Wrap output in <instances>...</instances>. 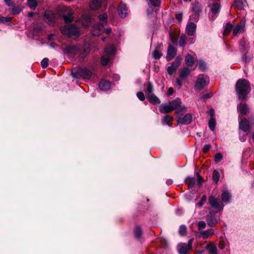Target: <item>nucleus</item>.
Segmentation results:
<instances>
[{
	"label": "nucleus",
	"instance_id": "39448f33",
	"mask_svg": "<svg viewBox=\"0 0 254 254\" xmlns=\"http://www.w3.org/2000/svg\"><path fill=\"white\" fill-rule=\"evenodd\" d=\"M172 110H175L177 115H182L187 111L186 107L182 105L180 98H177L171 102H169Z\"/></svg>",
	"mask_w": 254,
	"mask_h": 254
},
{
	"label": "nucleus",
	"instance_id": "7ed1b4c3",
	"mask_svg": "<svg viewBox=\"0 0 254 254\" xmlns=\"http://www.w3.org/2000/svg\"><path fill=\"white\" fill-rule=\"evenodd\" d=\"M95 71V67L91 65L89 67H80L75 72H72L71 75L76 78L83 77L85 79H90Z\"/></svg>",
	"mask_w": 254,
	"mask_h": 254
},
{
	"label": "nucleus",
	"instance_id": "9d476101",
	"mask_svg": "<svg viewBox=\"0 0 254 254\" xmlns=\"http://www.w3.org/2000/svg\"><path fill=\"white\" fill-rule=\"evenodd\" d=\"M214 234V230L213 229H208L204 231H200L197 232L196 236L199 238H202L206 239L208 238L210 236Z\"/></svg>",
	"mask_w": 254,
	"mask_h": 254
},
{
	"label": "nucleus",
	"instance_id": "1a4fd4ad",
	"mask_svg": "<svg viewBox=\"0 0 254 254\" xmlns=\"http://www.w3.org/2000/svg\"><path fill=\"white\" fill-rule=\"evenodd\" d=\"M208 200L210 206L217 210L216 212L220 211L223 209L224 205L219 199L213 196H210L209 197Z\"/></svg>",
	"mask_w": 254,
	"mask_h": 254
},
{
	"label": "nucleus",
	"instance_id": "6ab92c4d",
	"mask_svg": "<svg viewBox=\"0 0 254 254\" xmlns=\"http://www.w3.org/2000/svg\"><path fill=\"white\" fill-rule=\"evenodd\" d=\"M221 197L222 202L229 203L231 197V194L227 190H223L221 193Z\"/></svg>",
	"mask_w": 254,
	"mask_h": 254
},
{
	"label": "nucleus",
	"instance_id": "7c9ffc66",
	"mask_svg": "<svg viewBox=\"0 0 254 254\" xmlns=\"http://www.w3.org/2000/svg\"><path fill=\"white\" fill-rule=\"evenodd\" d=\"M160 47H157L152 53V56L155 59H159L162 56Z\"/></svg>",
	"mask_w": 254,
	"mask_h": 254
},
{
	"label": "nucleus",
	"instance_id": "4be33fe9",
	"mask_svg": "<svg viewBox=\"0 0 254 254\" xmlns=\"http://www.w3.org/2000/svg\"><path fill=\"white\" fill-rule=\"evenodd\" d=\"M205 249L210 254H218L217 248L216 245L214 243H210L208 244L205 246Z\"/></svg>",
	"mask_w": 254,
	"mask_h": 254
},
{
	"label": "nucleus",
	"instance_id": "aec40b11",
	"mask_svg": "<svg viewBox=\"0 0 254 254\" xmlns=\"http://www.w3.org/2000/svg\"><path fill=\"white\" fill-rule=\"evenodd\" d=\"M238 112L242 115H247L249 113V108L248 105L245 103H240L237 105Z\"/></svg>",
	"mask_w": 254,
	"mask_h": 254
},
{
	"label": "nucleus",
	"instance_id": "338daca9",
	"mask_svg": "<svg viewBox=\"0 0 254 254\" xmlns=\"http://www.w3.org/2000/svg\"><path fill=\"white\" fill-rule=\"evenodd\" d=\"M195 179L194 178L191 179V181L189 184V187H190V188L193 187L195 184Z\"/></svg>",
	"mask_w": 254,
	"mask_h": 254
},
{
	"label": "nucleus",
	"instance_id": "774afa93",
	"mask_svg": "<svg viewBox=\"0 0 254 254\" xmlns=\"http://www.w3.org/2000/svg\"><path fill=\"white\" fill-rule=\"evenodd\" d=\"M174 89H173V88H172V87L169 88L168 89V92H167V95L168 96H171V95L173 94V93H174Z\"/></svg>",
	"mask_w": 254,
	"mask_h": 254
},
{
	"label": "nucleus",
	"instance_id": "4468645a",
	"mask_svg": "<svg viewBox=\"0 0 254 254\" xmlns=\"http://www.w3.org/2000/svg\"><path fill=\"white\" fill-rule=\"evenodd\" d=\"M44 19L46 22L50 25H54L55 22L54 14L50 11H46L44 15Z\"/></svg>",
	"mask_w": 254,
	"mask_h": 254
},
{
	"label": "nucleus",
	"instance_id": "49530a36",
	"mask_svg": "<svg viewBox=\"0 0 254 254\" xmlns=\"http://www.w3.org/2000/svg\"><path fill=\"white\" fill-rule=\"evenodd\" d=\"M223 159V155L222 153L218 152L214 156V161L216 162H219Z\"/></svg>",
	"mask_w": 254,
	"mask_h": 254
},
{
	"label": "nucleus",
	"instance_id": "e433bc0d",
	"mask_svg": "<svg viewBox=\"0 0 254 254\" xmlns=\"http://www.w3.org/2000/svg\"><path fill=\"white\" fill-rule=\"evenodd\" d=\"M110 60H111L110 56L105 54L104 56H103L101 58V64L104 66L108 64V63Z\"/></svg>",
	"mask_w": 254,
	"mask_h": 254
},
{
	"label": "nucleus",
	"instance_id": "de8ad7c7",
	"mask_svg": "<svg viewBox=\"0 0 254 254\" xmlns=\"http://www.w3.org/2000/svg\"><path fill=\"white\" fill-rule=\"evenodd\" d=\"M187 232V228L185 225H181L179 229V233L182 236H184L186 234Z\"/></svg>",
	"mask_w": 254,
	"mask_h": 254
},
{
	"label": "nucleus",
	"instance_id": "4c0bfd02",
	"mask_svg": "<svg viewBox=\"0 0 254 254\" xmlns=\"http://www.w3.org/2000/svg\"><path fill=\"white\" fill-rule=\"evenodd\" d=\"M153 87L151 82H148L147 83V89L146 91V94L147 97L149 96L151 94H154L153 93Z\"/></svg>",
	"mask_w": 254,
	"mask_h": 254
},
{
	"label": "nucleus",
	"instance_id": "79ce46f5",
	"mask_svg": "<svg viewBox=\"0 0 254 254\" xmlns=\"http://www.w3.org/2000/svg\"><path fill=\"white\" fill-rule=\"evenodd\" d=\"M232 28H233V25L232 24H231L229 23H227L226 25L225 28L224 30V33H223L224 35H225V36L228 35L230 33L231 31L232 30Z\"/></svg>",
	"mask_w": 254,
	"mask_h": 254
},
{
	"label": "nucleus",
	"instance_id": "bb28decb",
	"mask_svg": "<svg viewBox=\"0 0 254 254\" xmlns=\"http://www.w3.org/2000/svg\"><path fill=\"white\" fill-rule=\"evenodd\" d=\"M185 64L188 66H191L194 63V58L190 54H187L185 59Z\"/></svg>",
	"mask_w": 254,
	"mask_h": 254
},
{
	"label": "nucleus",
	"instance_id": "09e8293b",
	"mask_svg": "<svg viewBox=\"0 0 254 254\" xmlns=\"http://www.w3.org/2000/svg\"><path fill=\"white\" fill-rule=\"evenodd\" d=\"M149 3L154 7L159 6L160 4V0H149Z\"/></svg>",
	"mask_w": 254,
	"mask_h": 254
},
{
	"label": "nucleus",
	"instance_id": "c9c22d12",
	"mask_svg": "<svg viewBox=\"0 0 254 254\" xmlns=\"http://www.w3.org/2000/svg\"><path fill=\"white\" fill-rule=\"evenodd\" d=\"M198 68L202 71H205L207 68V63L202 60H200L198 61Z\"/></svg>",
	"mask_w": 254,
	"mask_h": 254
},
{
	"label": "nucleus",
	"instance_id": "cd10ccee",
	"mask_svg": "<svg viewBox=\"0 0 254 254\" xmlns=\"http://www.w3.org/2000/svg\"><path fill=\"white\" fill-rule=\"evenodd\" d=\"M149 102L153 105L158 104L160 103V99L154 94H151L147 97Z\"/></svg>",
	"mask_w": 254,
	"mask_h": 254
},
{
	"label": "nucleus",
	"instance_id": "5701e85b",
	"mask_svg": "<svg viewBox=\"0 0 254 254\" xmlns=\"http://www.w3.org/2000/svg\"><path fill=\"white\" fill-rule=\"evenodd\" d=\"M105 54L109 56H114L116 52V48L113 45H110L104 49Z\"/></svg>",
	"mask_w": 254,
	"mask_h": 254
},
{
	"label": "nucleus",
	"instance_id": "9b49d317",
	"mask_svg": "<svg viewBox=\"0 0 254 254\" xmlns=\"http://www.w3.org/2000/svg\"><path fill=\"white\" fill-rule=\"evenodd\" d=\"M112 84L113 83L108 80L102 79L99 82L98 86L100 90L107 91L111 89Z\"/></svg>",
	"mask_w": 254,
	"mask_h": 254
},
{
	"label": "nucleus",
	"instance_id": "f257e3e1",
	"mask_svg": "<svg viewBox=\"0 0 254 254\" xmlns=\"http://www.w3.org/2000/svg\"><path fill=\"white\" fill-rule=\"evenodd\" d=\"M99 20V22L93 25L91 32L94 36H98L103 33L109 34L112 32V28H108L106 29H104V26L107 23L108 16L106 13L100 14L98 16Z\"/></svg>",
	"mask_w": 254,
	"mask_h": 254
},
{
	"label": "nucleus",
	"instance_id": "393cba45",
	"mask_svg": "<svg viewBox=\"0 0 254 254\" xmlns=\"http://www.w3.org/2000/svg\"><path fill=\"white\" fill-rule=\"evenodd\" d=\"M190 249L189 246L186 245V243L181 244L178 246V250L180 254H187Z\"/></svg>",
	"mask_w": 254,
	"mask_h": 254
},
{
	"label": "nucleus",
	"instance_id": "864d4df0",
	"mask_svg": "<svg viewBox=\"0 0 254 254\" xmlns=\"http://www.w3.org/2000/svg\"><path fill=\"white\" fill-rule=\"evenodd\" d=\"M192 10L195 12V16L196 17V19L197 20L200 11L199 7L196 6H193L192 8Z\"/></svg>",
	"mask_w": 254,
	"mask_h": 254
},
{
	"label": "nucleus",
	"instance_id": "e2e57ef3",
	"mask_svg": "<svg viewBox=\"0 0 254 254\" xmlns=\"http://www.w3.org/2000/svg\"><path fill=\"white\" fill-rule=\"evenodd\" d=\"M183 80H181V79H180L179 78V77L178 78H177L176 79V85L179 86V88H180L183 85V83H182V81Z\"/></svg>",
	"mask_w": 254,
	"mask_h": 254
},
{
	"label": "nucleus",
	"instance_id": "0eeeda50",
	"mask_svg": "<svg viewBox=\"0 0 254 254\" xmlns=\"http://www.w3.org/2000/svg\"><path fill=\"white\" fill-rule=\"evenodd\" d=\"M208 83V77L203 74H200L198 75L195 81L194 89L195 90H201L203 89Z\"/></svg>",
	"mask_w": 254,
	"mask_h": 254
},
{
	"label": "nucleus",
	"instance_id": "8fccbe9b",
	"mask_svg": "<svg viewBox=\"0 0 254 254\" xmlns=\"http://www.w3.org/2000/svg\"><path fill=\"white\" fill-rule=\"evenodd\" d=\"M212 96V94L211 93H208L207 94L201 95L200 97V99L201 100L205 101L207 99L210 98Z\"/></svg>",
	"mask_w": 254,
	"mask_h": 254
},
{
	"label": "nucleus",
	"instance_id": "dca6fc26",
	"mask_svg": "<svg viewBox=\"0 0 254 254\" xmlns=\"http://www.w3.org/2000/svg\"><path fill=\"white\" fill-rule=\"evenodd\" d=\"M191 69L188 67H184L179 70V77L181 80H186L188 76L190 74Z\"/></svg>",
	"mask_w": 254,
	"mask_h": 254
},
{
	"label": "nucleus",
	"instance_id": "6e6d98bb",
	"mask_svg": "<svg viewBox=\"0 0 254 254\" xmlns=\"http://www.w3.org/2000/svg\"><path fill=\"white\" fill-rule=\"evenodd\" d=\"M49 63V60L47 58H44L41 61V64L43 68H46L48 66Z\"/></svg>",
	"mask_w": 254,
	"mask_h": 254
},
{
	"label": "nucleus",
	"instance_id": "2eb2a0df",
	"mask_svg": "<svg viewBox=\"0 0 254 254\" xmlns=\"http://www.w3.org/2000/svg\"><path fill=\"white\" fill-rule=\"evenodd\" d=\"M177 49L173 46L169 45L168 47L167 53L166 55V60L167 61H170L172 60L176 55Z\"/></svg>",
	"mask_w": 254,
	"mask_h": 254
},
{
	"label": "nucleus",
	"instance_id": "ddd939ff",
	"mask_svg": "<svg viewBox=\"0 0 254 254\" xmlns=\"http://www.w3.org/2000/svg\"><path fill=\"white\" fill-rule=\"evenodd\" d=\"M196 25L193 22H189L186 27V32L188 36H193L196 32Z\"/></svg>",
	"mask_w": 254,
	"mask_h": 254
},
{
	"label": "nucleus",
	"instance_id": "0e129e2a",
	"mask_svg": "<svg viewBox=\"0 0 254 254\" xmlns=\"http://www.w3.org/2000/svg\"><path fill=\"white\" fill-rule=\"evenodd\" d=\"M170 39L173 44L177 45L178 43V38L174 37L172 35L170 36Z\"/></svg>",
	"mask_w": 254,
	"mask_h": 254
},
{
	"label": "nucleus",
	"instance_id": "603ef678",
	"mask_svg": "<svg viewBox=\"0 0 254 254\" xmlns=\"http://www.w3.org/2000/svg\"><path fill=\"white\" fill-rule=\"evenodd\" d=\"M206 223L204 221H199L197 224V227L199 230H201L206 227Z\"/></svg>",
	"mask_w": 254,
	"mask_h": 254
},
{
	"label": "nucleus",
	"instance_id": "052dcab7",
	"mask_svg": "<svg viewBox=\"0 0 254 254\" xmlns=\"http://www.w3.org/2000/svg\"><path fill=\"white\" fill-rule=\"evenodd\" d=\"M10 20H11L10 18H8L6 17L2 16L0 14V22L3 23H7V22L10 21Z\"/></svg>",
	"mask_w": 254,
	"mask_h": 254
},
{
	"label": "nucleus",
	"instance_id": "a878e982",
	"mask_svg": "<svg viewBox=\"0 0 254 254\" xmlns=\"http://www.w3.org/2000/svg\"><path fill=\"white\" fill-rule=\"evenodd\" d=\"M245 27V22H242L241 24H237L233 28V34L237 35L243 32Z\"/></svg>",
	"mask_w": 254,
	"mask_h": 254
},
{
	"label": "nucleus",
	"instance_id": "bf43d9fd",
	"mask_svg": "<svg viewBox=\"0 0 254 254\" xmlns=\"http://www.w3.org/2000/svg\"><path fill=\"white\" fill-rule=\"evenodd\" d=\"M136 96L137 98L141 101H143L145 100L144 93L141 91L138 92L136 94Z\"/></svg>",
	"mask_w": 254,
	"mask_h": 254
},
{
	"label": "nucleus",
	"instance_id": "72a5a7b5",
	"mask_svg": "<svg viewBox=\"0 0 254 254\" xmlns=\"http://www.w3.org/2000/svg\"><path fill=\"white\" fill-rule=\"evenodd\" d=\"M181 61L182 58L181 56H178L176 58L175 61L171 63L170 65L177 69L181 64Z\"/></svg>",
	"mask_w": 254,
	"mask_h": 254
},
{
	"label": "nucleus",
	"instance_id": "c03bdc74",
	"mask_svg": "<svg viewBox=\"0 0 254 254\" xmlns=\"http://www.w3.org/2000/svg\"><path fill=\"white\" fill-rule=\"evenodd\" d=\"M142 235V231L139 226H136L134 230V236L136 238L139 239Z\"/></svg>",
	"mask_w": 254,
	"mask_h": 254
},
{
	"label": "nucleus",
	"instance_id": "423d86ee",
	"mask_svg": "<svg viewBox=\"0 0 254 254\" xmlns=\"http://www.w3.org/2000/svg\"><path fill=\"white\" fill-rule=\"evenodd\" d=\"M217 212L210 211L206 216V221L208 226L211 227H215L221 221L220 215L217 214Z\"/></svg>",
	"mask_w": 254,
	"mask_h": 254
},
{
	"label": "nucleus",
	"instance_id": "f8f14e48",
	"mask_svg": "<svg viewBox=\"0 0 254 254\" xmlns=\"http://www.w3.org/2000/svg\"><path fill=\"white\" fill-rule=\"evenodd\" d=\"M192 115L190 114H187L184 117H179L177 115V119L179 124L181 125H189L192 121Z\"/></svg>",
	"mask_w": 254,
	"mask_h": 254
},
{
	"label": "nucleus",
	"instance_id": "13d9d810",
	"mask_svg": "<svg viewBox=\"0 0 254 254\" xmlns=\"http://www.w3.org/2000/svg\"><path fill=\"white\" fill-rule=\"evenodd\" d=\"M21 11V9L19 7H15L11 9V13L13 14H18Z\"/></svg>",
	"mask_w": 254,
	"mask_h": 254
},
{
	"label": "nucleus",
	"instance_id": "20e7f679",
	"mask_svg": "<svg viewBox=\"0 0 254 254\" xmlns=\"http://www.w3.org/2000/svg\"><path fill=\"white\" fill-rule=\"evenodd\" d=\"M62 34L67 35L70 37L72 36H79L80 31L79 28L74 24L66 25L61 28Z\"/></svg>",
	"mask_w": 254,
	"mask_h": 254
},
{
	"label": "nucleus",
	"instance_id": "a211bd4d",
	"mask_svg": "<svg viewBox=\"0 0 254 254\" xmlns=\"http://www.w3.org/2000/svg\"><path fill=\"white\" fill-rule=\"evenodd\" d=\"M250 127V125L249 121L245 118L241 120L239 122V128L244 132L249 130Z\"/></svg>",
	"mask_w": 254,
	"mask_h": 254
},
{
	"label": "nucleus",
	"instance_id": "f3484780",
	"mask_svg": "<svg viewBox=\"0 0 254 254\" xmlns=\"http://www.w3.org/2000/svg\"><path fill=\"white\" fill-rule=\"evenodd\" d=\"M118 12L121 18H125L126 17L128 14V9L127 5L121 3L118 7Z\"/></svg>",
	"mask_w": 254,
	"mask_h": 254
},
{
	"label": "nucleus",
	"instance_id": "37998d69",
	"mask_svg": "<svg viewBox=\"0 0 254 254\" xmlns=\"http://www.w3.org/2000/svg\"><path fill=\"white\" fill-rule=\"evenodd\" d=\"M213 180L215 182L217 183L219 181L220 178V174L218 171L215 170L213 172L212 174Z\"/></svg>",
	"mask_w": 254,
	"mask_h": 254
},
{
	"label": "nucleus",
	"instance_id": "3c124183",
	"mask_svg": "<svg viewBox=\"0 0 254 254\" xmlns=\"http://www.w3.org/2000/svg\"><path fill=\"white\" fill-rule=\"evenodd\" d=\"M235 5L239 9H241L243 7V2L241 0H235Z\"/></svg>",
	"mask_w": 254,
	"mask_h": 254
},
{
	"label": "nucleus",
	"instance_id": "a19ab883",
	"mask_svg": "<svg viewBox=\"0 0 254 254\" xmlns=\"http://www.w3.org/2000/svg\"><path fill=\"white\" fill-rule=\"evenodd\" d=\"M28 6L33 10H35L37 6L38 0H27Z\"/></svg>",
	"mask_w": 254,
	"mask_h": 254
},
{
	"label": "nucleus",
	"instance_id": "f704fd0d",
	"mask_svg": "<svg viewBox=\"0 0 254 254\" xmlns=\"http://www.w3.org/2000/svg\"><path fill=\"white\" fill-rule=\"evenodd\" d=\"M239 49L242 53L247 51L246 42L244 39H242L239 43Z\"/></svg>",
	"mask_w": 254,
	"mask_h": 254
},
{
	"label": "nucleus",
	"instance_id": "2f4dec72",
	"mask_svg": "<svg viewBox=\"0 0 254 254\" xmlns=\"http://www.w3.org/2000/svg\"><path fill=\"white\" fill-rule=\"evenodd\" d=\"M101 0H92L90 3V7L93 9H98L101 4Z\"/></svg>",
	"mask_w": 254,
	"mask_h": 254
},
{
	"label": "nucleus",
	"instance_id": "412c9836",
	"mask_svg": "<svg viewBox=\"0 0 254 254\" xmlns=\"http://www.w3.org/2000/svg\"><path fill=\"white\" fill-rule=\"evenodd\" d=\"M65 51L68 54L76 55L79 51V48L76 45H69L65 47Z\"/></svg>",
	"mask_w": 254,
	"mask_h": 254
},
{
	"label": "nucleus",
	"instance_id": "ea45409f",
	"mask_svg": "<svg viewBox=\"0 0 254 254\" xmlns=\"http://www.w3.org/2000/svg\"><path fill=\"white\" fill-rule=\"evenodd\" d=\"M173 119L172 116L169 115H165L162 121V123L164 125H167L170 126L171 124L169 122Z\"/></svg>",
	"mask_w": 254,
	"mask_h": 254
},
{
	"label": "nucleus",
	"instance_id": "4d7b16f0",
	"mask_svg": "<svg viewBox=\"0 0 254 254\" xmlns=\"http://www.w3.org/2000/svg\"><path fill=\"white\" fill-rule=\"evenodd\" d=\"M206 196L205 195H203L201 198L200 201L197 203V205L199 207H201L206 202Z\"/></svg>",
	"mask_w": 254,
	"mask_h": 254
},
{
	"label": "nucleus",
	"instance_id": "69168bd1",
	"mask_svg": "<svg viewBox=\"0 0 254 254\" xmlns=\"http://www.w3.org/2000/svg\"><path fill=\"white\" fill-rule=\"evenodd\" d=\"M4 1L5 3L8 6H11L13 5V2L11 0H4Z\"/></svg>",
	"mask_w": 254,
	"mask_h": 254
},
{
	"label": "nucleus",
	"instance_id": "58836bf2",
	"mask_svg": "<svg viewBox=\"0 0 254 254\" xmlns=\"http://www.w3.org/2000/svg\"><path fill=\"white\" fill-rule=\"evenodd\" d=\"M216 124L215 119L214 118H211L208 122V126L211 131H213L215 130Z\"/></svg>",
	"mask_w": 254,
	"mask_h": 254
},
{
	"label": "nucleus",
	"instance_id": "5fc2aeb1",
	"mask_svg": "<svg viewBox=\"0 0 254 254\" xmlns=\"http://www.w3.org/2000/svg\"><path fill=\"white\" fill-rule=\"evenodd\" d=\"M177 69L175 67H172L171 65H169L167 68V72L169 75H172L176 72Z\"/></svg>",
	"mask_w": 254,
	"mask_h": 254
},
{
	"label": "nucleus",
	"instance_id": "b1692460",
	"mask_svg": "<svg viewBox=\"0 0 254 254\" xmlns=\"http://www.w3.org/2000/svg\"><path fill=\"white\" fill-rule=\"evenodd\" d=\"M159 110L162 114H167L173 111L169 102L166 104H161L159 106Z\"/></svg>",
	"mask_w": 254,
	"mask_h": 254
},
{
	"label": "nucleus",
	"instance_id": "f03ea898",
	"mask_svg": "<svg viewBox=\"0 0 254 254\" xmlns=\"http://www.w3.org/2000/svg\"><path fill=\"white\" fill-rule=\"evenodd\" d=\"M236 90L239 99L245 100L251 91L250 83L245 79H239L236 84Z\"/></svg>",
	"mask_w": 254,
	"mask_h": 254
},
{
	"label": "nucleus",
	"instance_id": "c85d7f7f",
	"mask_svg": "<svg viewBox=\"0 0 254 254\" xmlns=\"http://www.w3.org/2000/svg\"><path fill=\"white\" fill-rule=\"evenodd\" d=\"M91 22V19L88 15H83L81 18V23L85 27H88Z\"/></svg>",
	"mask_w": 254,
	"mask_h": 254
},
{
	"label": "nucleus",
	"instance_id": "a18cd8bd",
	"mask_svg": "<svg viewBox=\"0 0 254 254\" xmlns=\"http://www.w3.org/2000/svg\"><path fill=\"white\" fill-rule=\"evenodd\" d=\"M227 245V243L223 239L221 238L219 241L218 247L220 249L223 250L224 249Z\"/></svg>",
	"mask_w": 254,
	"mask_h": 254
},
{
	"label": "nucleus",
	"instance_id": "c756f323",
	"mask_svg": "<svg viewBox=\"0 0 254 254\" xmlns=\"http://www.w3.org/2000/svg\"><path fill=\"white\" fill-rule=\"evenodd\" d=\"M64 19L66 23L71 22L73 19V13L71 11H68L67 14L64 15Z\"/></svg>",
	"mask_w": 254,
	"mask_h": 254
},
{
	"label": "nucleus",
	"instance_id": "473e14b6",
	"mask_svg": "<svg viewBox=\"0 0 254 254\" xmlns=\"http://www.w3.org/2000/svg\"><path fill=\"white\" fill-rule=\"evenodd\" d=\"M187 36L186 34H182L179 41V46L184 47L187 44Z\"/></svg>",
	"mask_w": 254,
	"mask_h": 254
},
{
	"label": "nucleus",
	"instance_id": "6e6552de",
	"mask_svg": "<svg viewBox=\"0 0 254 254\" xmlns=\"http://www.w3.org/2000/svg\"><path fill=\"white\" fill-rule=\"evenodd\" d=\"M220 4L218 2H214L211 7L209 13V19L211 21H214L218 16L220 10Z\"/></svg>",
	"mask_w": 254,
	"mask_h": 254
},
{
	"label": "nucleus",
	"instance_id": "680f3d73",
	"mask_svg": "<svg viewBox=\"0 0 254 254\" xmlns=\"http://www.w3.org/2000/svg\"><path fill=\"white\" fill-rule=\"evenodd\" d=\"M210 147L211 146L209 144H205L202 149L203 151L205 153L207 152L209 150Z\"/></svg>",
	"mask_w": 254,
	"mask_h": 254
}]
</instances>
